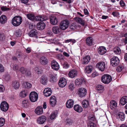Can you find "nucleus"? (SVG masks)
Wrapping results in <instances>:
<instances>
[{
	"label": "nucleus",
	"mask_w": 127,
	"mask_h": 127,
	"mask_svg": "<svg viewBox=\"0 0 127 127\" xmlns=\"http://www.w3.org/2000/svg\"><path fill=\"white\" fill-rule=\"evenodd\" d=\"M76 26L74 24H72L70 27V28L72 30H74L76 29Z\"/></svg>",
	"instance_id": "nucleus-53"
},
{
	"label": "nucleus",
	"mask_w": 127,
	"mask_h": 127,
	"mask_svg": "<svg viewBox=\"0 0 127 127\" xmlns=\"http://www.w3.org/2000/svg\"><path fill=\"white\" fill-rule=\"evenodd\" d=\"M7 20V18L5 15H2L0 17V22L1 24L5 23L6 22Z\"/></svg>",
	"instance_id": "nucleus-31"
},
{
	"label": "nucleus",
	"mask_w": 127,
	"mask_h": 127,
	"mask_svg": "<svg viewBox=\"0 0 127 127\" xmlns=\"http://www.w3.org/2000/svg\"><path fill=\"white\" fill-rule=\"evenodd\" d=\"M4 88L2 85H0V92H2L4 90Z\"/></svg>",
	"instance_id": "nucleus-60"
},
{
	"label": "nucleus",
	"mask_w": 127,
	"mask_h": 127,
	"mask_svg": "<svg viewBox=\"0 0 127 127\" xmlns=\"http://www.w3.org/2000/svg\"><path fill=\"white\" fill-rule=\"evenodd\" d=\"M74 109L75 111L79 113H80L83 111V109L82 107L78 104L74 105Z\"/></svg>",
	"instance_id": "nucleus-19"
},
{
	"label": "nucleus",
	"mask_w": 127,
	"mask_h": 127,
	"mask_svg": "<svg viewBox=\"0 0 127 127\" xmlns=\"http://www.w3.org/2000/svg\"><path fill=\"white\" fill-rule=\"evenodd\" d=\"M46 120V118L45 116L42 115L37 119V123L40 124H42L45 123Z\"/></svg>",
	"instance_id": "nucleus-10"
},
{
	"label": "nucleus",
	"mask_w": 127,
	"mask_h": 127,
	"mask_svg": "<svg viewBox=\"0 0 127 127\" xmlns=\"http://www.w3.org/2000/svg\"><path fill=\"white\" fill-rule=\"evenodd\" d=\"M113 51L116 54H120L121 53V50L118 47H115Z\"/></svg>",
	"instance_id": "nucleus-36"
},
{
	"label": "nucleus",
	"mask_w": 127,
	"mask_h": 127,
	"mask_svg": "<svg viewBox=\"0 0 127 127\" xmlns=\"http://www.w3.org/2000/svg\"><path fill=\"white\" fill-rule=\"evenodd\" d=\"M51 65L52 68L54 70H57L59 68L60 66L59 64L56 61L54 60L52 61Z\"/></svg>",
	"instance_id": "nucleus-14"
},
{
	"label": "nucleus",
	"mask_w": 127,
	"mask_h": 127,
	"mask_svg": "<svg viewBox=\"0 0 127 127\" xmlns=\"http://www.w3.org/2000/svg\"><path fill=\"white\" fill-rule=\"evenodd\" d=\"M63 55L66 57H68L69 56V55L67 53L64 52L63 53Z\"/></svg>",
	"instance_id": "nucleus-64"
},
{
	"label": "nucleus",
	"mask_w": 127,
	"mask_h": 127,
	"mask_svg": "<svg viewBox=\"0 0 127 127\" xmlns=\"http://www.w3.org/2000/svg\"><path fill=\"white\" fill-rule=\"evenodd\" d=\"M59 86L63 88L65 87L66 84V80L64 78H61L58 83Z\"/></svg>",
	"instance_id": "nucleus-11"
},
{
	"label": "nucleus",
	"mask_w": 127,
	"mask_h": 127,
	"mask_svg": "<svg viewBox=\"0 0 127 127\" xmlns=\"http://www.w3.org/2000/svg\"><path fill=\"white\" fill-rule=\"evenodd\" d=\"M35 112L37 115H39L41 114L43 112L42 107L41 106L37 107L35 110Z\"/></svg>",
	"instance_id": "nucleus-21"
},
{
	"label": "nucleus",
	"mask_w": 127,
	"mask_h": 127,
	"mask_svg": "<svg viewBox=\"0 0 127 127\" xmlns=\"http://www.w3.org/2000/svg\"><path fill=\"white\" fill-rule=\"evenodd\" d=\"M74 101L72 99H69L66 103V106L68 108H71L73 107Z\"/></svg>",
	"instance_id": "nucleus-18"
},
{
	"label": "nucleus",
	"mask_w": 127,
	"mask_h": 127,
	"mask_svg": "<svg viewBox=\"0 0 127 127\" xmlns=\"http://www.w3.org/2000/svg\"><path fill=\"white\" fill-rule=\"evenodd\" d=\"M127 103V96H124L122 97L120 101V104L122 105H124Z\"/></svg>",
	"instance_id": "nucleus-27"
},
{
	"label": "nucleus",
	"mask_w": 127,
	"mask_h": 127,
	"mask_svg": "<svg viewBox=\"0 0 127 127\" xmlns=\"http://www.w3.org/2000/svg\"><path fill=\"white\" fill-rule=\"evenodd\" d=\"M87 44L89 46L91 45L93 43V39L92 37H88L86 39Z\"/></svg>",
	"instance_id": "nucleus-33"
},
{
	"label": "nucleus",
	"mask_w": 127,
	"mask_h": 127,
	"mask_svg": "<svg viewBox=\"0 0 127 127\" xmlns=\"http://www.w3.org/2000/svg\"><path fill=\"white\" fill-rule=\"evenodd\" d=\"M16 55L17 57L18 58H20L22 56V54L19 52H17Z\"/></svg>",
	"instance_id": "nucleus-63"
},
{
	"label": "nucleus",
	"mask_w": 127,
	"mask_h": 127,
	"mask_svg": "<svg viewBox=\"0 0 127 127\" xmlns=\"http://www.w3.org/2000/svg\"><path fill=\"white\" fill-rule=\"evenodd\" d=\"M1 9L2 11H4L9 10V8H7L6 6H3L1 7Z\"/></svg>",
	"instance_id": "nucleus-57"
},
{
	"label": "nucleus",
	"mask_w": 127,
	"mask_h": 127,
	"mask_svg": "<svg viewBox=\"0 0 127 127\" xmlns=\"http://www.w3.org/2000/svg\"><path fill=\"white\" fill-rule=\"evenodd\" d=\"M53 32L55 34H57L60 32V29L59 27L55 26L52 29Z\"/></svg>",
	"instance_id": "nucleus-34"
},
{
	"label": "nucleus",
	"mask_w": 127,
	"mask_h": 127,
	"mask_svg": "<svg viewBox=\"0 0 127 127\" xmlns=\"http://www.w3.org/2000/svg\"><path fill=\"white\" fill-rule=\"evenodd\" d=\"M93 66L91 65H89L85 68V71L86 73H90L93 70Z\"/></svg>",
	"instance_id": "nucleus-24"
},
{
	"label": "nucleus",
	"mask_w": 127,
	"mask_h": 127,
	"mask_svg": "<svg viewBox=\"0 0 127 127\" xmlns=\"http://www.w3.org/2000/svg\"><path fill=\"white\" fill-rule=\"evenodd\" d=\"M28 91L26 90H24L22 91L20 93V96L22 97H25L28 94Z\"/></svg>",
	"instance_id": "nucleus-29"
},
{
	"label": "nucleus",
	"mask_w": 127,
	"mask_h": 127,
	"mask_svg": "<svg viewBox=\"0 0 127 127\" xmlns=\"http://www.w3.org/2000/svg\"><path fill=\"white\" fill-rule=\"evenodd\" d=\"M111 64L113 66L115 67L117 66L120 63V60L118 58L114 57L111 60Z\"/></svg>",
	"instance_id": "nucleus-6"
},
{
	"label": "nucleus",
	"mask_w": 127,
	"mask_h": 127,
	"mask_svg": "<svg viewBox=\"0 0 127 127\" xmlns=\"http://www.w3.org/2000/svg\"><path fill=\"white\" fill-rule=\"evenodd\" d=\"M4 68L2 64H0V72H2L4 71Z\"/></svg>",
	"instance_id": "nucleus-61"
},
{
	"label": "nucleus",
	"mask_w": 127,
	"mask_h": 127,
	"mask_svg": "<svg viewBox=\"0 0 127 127\" xmlns=\"http://www.w3.org/2000/svg\"><path fill=\"white\" fill-rule=\"evenodd\" d=\"M98 75V74L96 71H94L92 75V76L93 77H94Z\"/></svg>",
	"instance_id": "nucleus-56"
},
{
	"label": "nucleus",
	"mask_w": 127,
	"mask_h": 127,
	"mask_svg": "<svg viewBox=\"0 0 127 127\" xmlns=\"http://www.w3.org/2000/svg\"><path fill=\"white\" fill-rule=\"evenodd\" d=\"M90 60V56H86L83 58L82 60V63L83 64H87L89 63Z\"/></svg>",
	"instance_id": "nucleus-20"
},
{
	"label": "nucleus",
	"mask_w": 127,
	"mask_h": 127,
	"mask_svg": "<svg viewBox=\"0 0 127 127\" xmlns=\"http://www.w3.org/2000/svg\"><path fill=\"white\" fill-rule=\"evenodd\" d=\"M119 119L121 121H123L125 120V114L123 113H121L118 114Z\"/></svg>",
	"instance_id": "nucleus-41"
},
{
	"label": "nucleus",
	"mask_w": 127,
	"mask_h": 127,
	"mask_svg": "<svg viewBox=\"0 0 127 127\" xmlns=\"http://www.w3.org/2000/svg\"><path fill=\"white\" fill-rule=\"evenodd\" d=\"M12 86L15 89H18L20 87V85L19 82L17 81H16L13 82Z\"/></svg>",
	"instance_id": "nucleus-37"
},
{
	"label": "nucleus",
	"mask_w": 127,
	"mask_h": 127,
	"mask_svg": "<svg viewBox=\"0 0 127 127\" xmlns=\"http://www.w3.org/2000/svg\"><path fill=\"white\" fill-rule=\"evenodd\" d=\"M112 14L114 16L118 17L119 15V13L118 12H112Z\"/></svg>",
	"instance_id": "nucleus-55"
},
{
	"label": "nucleus",
	"mask_w": 127,
	"mask_h": 127,
	"mask_svg": "<svg viewBox=\"0 0 127 127\" xmlns=\"http://www.w3.org/2000/svg\"><path fill=\"white\" fill-rule=\"evenodd\" d=\"M57 78L56 76L54 75H52L50 78V81L53 83L56 81Z\"/></svg>",
	"instance_id": "nucleus-42"
},
{
	"label": "nucleus",
	"mask_w": 127,
	"mask_h": 127,
	"mask_svg": "<svg viewBox=\"0 0 127 127\" xmlns=\"http://www.w3.org/2000/svg\"><path fill=\"white\" fill-rule=\"evenodd\" d=\"M88 127H96V126L94 123L91 122L88 124Z\"/></svg>",
	"instance_id": "nucleus-49"
},
{
	"label": "nucleus",
	"mask_w": 127,
	"mask_h": 127,
	"mask_svg": "<svg viewBox=\"0 0 127 127\" xmlns=\"http://www.w3.org/2000/svg\"><path fill=\"white\" fill-rule=\"evenodd\" d=\"M124 68V66L122 65H120L118 66L117 69V71L119 72L121 71Z\"/></svg>",
	"instance_id": "nucleus-45"
},
{
	"label": "nucleus",
	"mask_w": 127,
	"mask_h": 127,
	"mask_svg": "<svg viewBox=\"0 0 127 127\" xmlns=\"http://www.w3.org/2000/svg\"><path fill=\"white\" fill-rule=\"evenodd\" d=\"M31 50V49L30 47H28L26 49V52L27 53H29L30 52Z\"/></svg>",
	"instance_id": "nucleus-62"
},
{
	"label": "nucleus",
	"mask_w": 127,
	"mask_h": 127,
	"mask_svg": "<svg viewBox=\"0 0 127 127\" xmlns=\"http://www.w3.org/2000/svg\"><path fill=\"white\" fill-rule=\"evenodd\" d=\"M47 78L45 76H43L40 78V82L43 84H46L47 82Z\"/></svg>",
	"instance_id": "nucleus-28"
},
{
	"label": "nucleus",
	"mask_w": 127,
	"mask_h": 127,
	"mask_svg": "<svg viewBox=\"0 0 127 127\" xmlns=\"http://www.w3.org/2000/svg\"><path fill=\"white\" fill-rule=\"evenodd\" d=\"M69 24V22L67 20L63 21L60 24V28L62 30H65L68 27Z\"/></svg>",
	"instance_id": "nucleus-4"
},
{
	"label": "nucleus",
	"mask_w": 127,
	"mask_h": 127,
	"mask_svg": "<svg viewBox=\"0 0 127 127\" xmlns=\"http://www.w3.org/2000/svg\"><path fill=\"white\" fill-rule=\"evenodd\" d=\"M69 89L70 90H72L74 88V85L73 84L71 83L69 84L68 86Z\"/></svg>",
	"instance_id": "nucleus-47"
},
{
	"label": "nucleus",
	"mask_w": 127,
	"mask_h": 127,
	"mask_svg": "<svg viewBox=\"0 0 127 127\" xmlns=\"http://www.w3.org/2000/svg\"><path fill=\"white\" fill-rule=\"evenodd\" d=\"M103 64L102 62H99L97 63L96 65V67L97 68L101 71H103Z\"/></svg>",
	"instance_id": "nucleus-32"
},
{
	"label": "nucleus",
	"mask_w": 127,
	"mask_h": 127,
	"mask_svg": "<svg viewBox=\"0 0 127 127\" xmlns=\"http://www.w3.org/2000/svg\"><path fill=\"white\" fill-rule=\"evenodd\" d=\"M23 85L25 88L27 89H29L32 86V85L30 83L27 82L23 83Z\"/></svg>",
	"instance_id": "nucleus-39"
},
{
	"label": "nucleus",
	"mask_w": 127,
	"mask_h": 127,
	"mask_svg": "<svg viewBox=\"0 0 127 127\" xmlns=\"http://www.w3.org/2000/svg\"><path fill=\"white\" fill-rule=\"evenodd\" d=\"M9 108V105L5 101L2 102L0 105L1 109L3 111L5 112Z\"/></svg>",
	"instance_id": "nucleus-7"
},
{
	"label": "nucleus",
	"mask_w": 127,
	"mask_h": 127,
	"mask_svg": "<svg viewBox=\"0 0 127 127\" xmlns=\"http://www.w3.org/2000/svg\"><path fill=\"white\" fill-rule=\"evenodd\" d=\"M5 123V119L3 118H0V127L3 126Z\"/></svg>",
	"instance_id": "nucleus-44"
},
{
	"label": "nucleus",
	"mask_w": 127,
	"mask_h": 127,
	"mask_svg": "<svg viewBox=\"0 0 127 127\" xmlns=\"http://www.w3.org/2000/svg\"><path fill=\"white\" fill-rule=\"evenodd\" d=\"M82 106L84 108H86L89 106V101L87 100H83L82 103Z\"/></svg>",
	"instance_id": "nucleus-30"
},
{
	"label": "nucleus",
	"mask_w": 127,
	"mask_h": 127,
	"mask_svg": "<svg viewBox=\"0 0 127 127\" xmlns=\"http://www.w3.org/2000/svg\"><path fill=\"white\" fill-rule=\"evenodd\" d=\"M26 16L28 19L34 21H44L48 19L47 17L44 15L35 17L33 14L29 13L27 14Z\"/></svg>",
	"instance_id": "nucleus-1"
},
{
	"label": "nucleus",
	"mask_w": 127,
	"mask_h": 127,
	"mask_svg": "<svg viewBox=\"0 0 127 127\" xmlns=\"http://www.w3.org/2000/svg\"><path fill=\"white\" fill-rule=\"evenodd\" d=\"M21 35V32L20 30H18L16 33V35L17 37H20Z\"/></svg>",
	"instance_id": "nucleus-48"
},
{
	"label": "nucleus",
	"mask_w": 127,
	"mask_h": 127,
	"mask_svg": "<svg viewBox=\"0 0 127 127\" xmlns=\"http://www.w3.org/2000/svg\"><path fill=\"white\" fill-rule=\"evenodd\" d=\"M51 90L49 88H45L43 91L44 94L46 97L50 96L51 95Z\"/></svg>",
	"instance_id": "nucleus-16"
},
{
	"label": "nucleus",
	"mask_w": 127,
	"mask_h": 127,
	"mask_svg": "<svg viewBox=\"0 0 127 127\" xmlns=\"http://www.w3.org/2000/svg\"><path fill=\"white\" fill-rule=\"evenodd\" d=\"M77 71L75 69H73L70 71L68 73V75L71 78H74L77 76Z\"/></svg>",
	"instance_id": "nucleus-15"
},
{
	"label": "nucleus",
	"mask_w": 127,
	"mask_h": 127,
	"mask_svg": "<svg viewBox=\"0 0 127 127\" xmlns=\"http://www.w3.org/2000/svg\"><path fill=\"white\" fill-rule=\"evenodd\" d=\"M85 80L83 78H81L76 80L75 84L76 86H80L83 84H85Z\"/></svg>",
	"instance_id": "nucleus-9"
},
{
	"label": "nucleus",
	"mask_w": 127,
	"mask_h": 127,
	"mask_svg": "<svg viewBox=\"0 0 127 127\" xmlns=\"http://www.w3.org/2000/svg\"><path fill=\"white\" fill-rule=\"evenodd\" d=\"M58 114V112L56 111L53 112L51 115L50 118L51 119H53L57 116Z\"/></svg>",
	"instance_id": "nucleus-38"
},
{
	"label": "nucleus",
	"mask_w": 127,
	"mask_h": 127,
	"mask_svg": "<svg viewBox=\"0 0 127 127\" xmlns=\"http://www.w3.org/2000/svg\"><path fill=\"white\" fill-rule=\"evenodd\" d=\"M22 21V18L20 16H16L14 17L12 20L11 23L12 25L15 27L19 26Z\"/></svg>",
	"instance_id": "nucleus-2"
},
{
	"label": "nucleus",
	"mask_w": 127,
	"mask_h": 127,
	"mask_svg": "<svg viewBox=\"0 0 127 127\" xmlns=\"http://www.w3.org/2000/svg\"><path fill=\"white\" fill-rule=\"evenodd\" d=\"M50 20L51 24L55 25L57 24L58 20L55 16L54 15H51L50 16Z\"/></svg>",
	"instance_id": "nucleus-13"
},
{
	"label": "nucleus",
	"mask_w": 127,
	"mask_h": 127,
	"mask_svg": "<svg viewBox=\"0 0 127 127\" xmlns=\"http://www.w3.org/2000/svg\"><path fill=\"white\" fill-rule=\"evenodd\" d=\"M27 76H30L31 75V72L29 70L27 69L26 73H25Z\"/></svg>",
	"instance_id": "nucleus-51"
},
{
	"label": "nucleus",
	"mask_w": 127,
	"mask_h": 127,
	"mask_svg": "<svg viewBox=\"0 0 127 127\" xmlns=\"http://www.w3.org/2000/svg\"><path fill=\"white\" fill-rule=\"evenodd\" d=\"M56 101V97L54 96H51L50 99V104L52 106L55 105Z\"/></svg>",
	"instance_id": "nucleus-22"
},
{
	"label": "nucleus",
	"mask_w": 127,
	"mask_h": 127,
	"mask_svg": "<svg viewBox=\"0 0 127 127\" xmlns=\"http://www.w3.org/2000/svg\"><path fill=\"white\" fill-rule=\"evenodd\" d=\"M27 69L24 67H22L20 68V71L22 74H25L26 72Z\"/></svg>",
	"instance_id": "nucleus-46"
},
{
	"label": "nucleus",
	"mask_w": 127,
	"mask_h": 127,
	"mask_svg": "<svg viewBox=\"0 0 127 127\" xmlns=\"http://www.w3.org/2000/svg\"><path fill=\"white\" fill-rule=\"evenodd\" d=\"M37 31L35 30H31L29 33V35L31 37H36L37 34Z\"/></svg>",
	"instance_id": "nucleus-26"
},
{
	"label": "nucleus",
	"mask_w": 127,
	"mask_h": 127,
	"mask_svg": "<svg viewBox=\"0 0 127 127\" xmlns=\"http://www.w3.org/2000/svg\"><path fill=\"white\" fill-rule=\"evenodd\" d=\"M29 99L32 102H34L37 101L38 96L37 93L35 92H32L29 95Z\"/></svg>",
	"instance_id": "nucleus-3"
},
{
	"label": "nucleus",
	"mask_w": 127,
	"mask_h": 127,
	"mask_svg": "<svg viewBox=\"0 0 127 127\" xmlns=\"http://www.w3.org/2000/svg\"><path fill=\"white\" fill-rule=\"evenodd\" d=\"M87 90L84 88H80L79 89L78 94L79 97L82 98L85 97L87 94Z\"/></svg>",
	"instance_id": "nucleus-5"
},
{
	"label": "nucleus",
	"mask_w": 127,
	"mask_h": 127,
	"mask_svg": "<svg viewBox=\"0 0 127 127\" xmlns=\"http://www.w3.org/2000/svg\"><path fill=\"white\" fill-rule=\"evenodd\" d=\"M63 65V67L64 68H68L69 66L68 63L66 62H65L64 63Z\"/></svg>",
	"instance_id": "nucleus-50"
},
{
	"label": "nucleus",
	"mask_w": 127,
	"mask_h": 127,
	"mask_svg": "<svg viewBox=\"0 0 127 127\" xmlns=\"http://www.w3.org/2000/svg\"><path fill=\"white\" fill-rule=\"evenodd\" d=\"M103 86L101 85H97L96 88V89L97 92H101V91H103Z\"/></svg>",
	"instance_id": "nucleus-40"
},
{
	"label": "nucleus",
	"mask_w": 127,
	"mask_h": 127,
	"mask_svg": "<svg viewBox=\"0 0 127 127\" xmlns=\"http://www.w3.org/2000/svg\"><path fill=\"white\" fill-rule=\"evenodd\" d=\"M104 83L106 84L109 83L112 80V78L111 76L109 74L104 75Z\"/></svg>",
	"instance_id": "nucleus-8"
},
{
	"label": "nucleus",
	"mask_w": 127,
	"mask_h": 127,
	"mask_svg": "<svg viewBox=\"0 0 127 127\" xmlns=\"http://www.w3.org/2000/svg\"><path fill=\"white\" fill-rule=\"evenodd\" d=\"M98 53L100 55H102L103 54V46L100 47L98 50Z\"/></svg>",
	"instance_id": "nucleus-43"
},
{
	"label": "nucleus",
	"mask_w": 127,
	"mask_h": 127,
	"mask_svg": "<svg viewBox=\"0 0 127 127\" xmlns=\"http://www.w3.org/2000/svg\"><path fill=\"white\" fill-rule=\"evenodd\" d=\"M117 106V103L114 100H112L110 103V107L111 109L113 110L115 109Z\"/></svg>",
	"instance_id": "nucleus-23"
},
{
	"label": "nucleus",
	"mask_w": 127,
	"mask_h": 127,
	"mask_svg": "<svg viewBox=\"0 0 127 127\" xmlns=\"http://www.w3.org/2000/svg\"><path fill=\"white\" fill-rule=\"evenodd\" d=\"M13 70L15 71L16 72L18 71L19 66L17 65H15L13 67Z\"/></svg>",
	"instance_id": "nucleus-52"
},
{
	"label": "nucleus",
	"mask_w": 127,
	"mask_h": 127,
	"mask_svg": "<svg viewBox=\"0 0 127 127\" xmlns=\"http://www.w3.org/2000/svg\"><path fill=\"white\" fill-rule=\"evenodd\" d=\"M39 61L41 64L45 65L48 63V60L46 57L43 56L40 57L39 59Z\"/></svg>",
	"instance_id": "nucleus-12"
},
{
	"label": "nucleus",
	"mask_w": 127,
	"mask_h": 127,
	"mask_svg": "<svg viewBox=\"0 0 127 127\" xmlns=\"http://www.w3.org/2000/svg\"><path fill=\"white\" fill-rule=\"evenodd\" d=\"M45 24L43 22H39L37 23L36 27L37 29L39 30H42L45 28Z\"/></svg>",
	"instance_id": "nucleus-17"
},
{
	"label": "nucleus",
	"mask_w": 127,
	"mask_h": 127,
	"mask_svg": "<svg viewBox=\"0 0 127 127\" xmlns=\"http://www.w3.org/2000/svg\"><path fill=\"white\" fill-rule=\"evenodd\" d=\"M29 105L28 103V100L27 99H25L23 100L22 102V106L25 108H27Z\"/></svg>",
	"instance_id": "nucleus-35"
},
{
	"label": "nucleus",
	"mask_w": 127,
	"mask_h": 127,
	"mask_svg": "<svg viewBox=\"0 0 127 127\" xmlns=\"http://www.w3.org/2000/svg\"><path fill=\"white\" fill-rule=\"evenodd\" d=\"M120 4L121 7H124L125 6V4L123 0H121L120 2Z\"/></svg>",
	"instance_id": "nucleus-54"
},
{
	"label": "nucleus",
	"mask_w": 127,
	"mask_h": 127,
	"mask_svg": "<svg viewBox=\"0 0 127 127\" xmlns=\"http://www.w3.org/2000/svg\"><path fill=\"white\" fill-rule=\"evenodd\" d=\"M124 36L125 38L124 39V42L125 44H127V33L125 34Z\"/></svg>",
	"instance_id": "nucleus-59"
},
{
	"label": "nucleus",
	"mask_w": 127,
	"mask_h": 127,
	"mask_svg": "<svg viewBox=\"0 0 127 127\" xmlns=\"http://www.w3.org/2000/svg\"><path fill=\"white\" fill-rule=\"evenodd\" d=\"M74 20L76 21L79 23L81 25L84 26L85 25V22L84 20L79 17H75Z\"/></svg>",
	"instance_id": "nucleus-25"
},
{
	"label": "nucleus",
	"mask_w": 127,
	"mask_h": 127,
	"mask_svg": "<svg viewBox=\"0 0 127 127\" xmlns=\"http://www.w3.org/2000/svg\"><path fill=\"white\" fill-rule=\"evenodd\" d=\"M29 0H20L21 3L26 4L28 2Z\"/></svg>",
	"instance_id": "nucleus-58"
}]
</instances>
